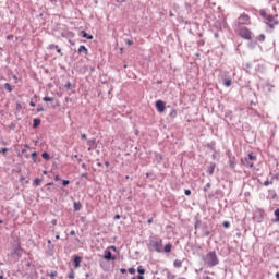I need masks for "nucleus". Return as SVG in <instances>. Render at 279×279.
I'll return each instance as SVG.
<instances>
[{"label": "nucleus", "mask_w": 279, "mask_h": 279, "mask_svg": "<svg viewBox=\"0 0 279 279\" xmlns=\"http://www.w3.org/2000/svg\"><path fill=\"white\" fill-rule=\"evenodd\" d=\"M260 16H263L264 19H267V12H265V10L260 11Z\"/></svg>", "instance_id": "35"}, {"label": "nucleus", "mask_w": 279, "mask_h": 279, "mask_svg": "<svg viewBox=\"0 0 279 279\" xmlns=\"http://www.w3.org/2000/svg\"><path fill=\"white\" fill-rule=\"evenodd\" d=\"M210 183H207L206 185H205V187H204V191L206 192V191H208V189H210Z\"/></svg>", "instance_id": "44"}, {"label": "nucleus", "mask_w": 279, "mask_h": 279, "mask_svg": "<svg viewBox=\"0 0 279 279\" xmlns=\"http://www.w3.org/2000/svg\"><path fill=\"white\" fill-rule=\"evenodd\" d=\"M81 36H82L83 38H86L87 40H93V35L86 34V31H82V32H81Z\"/></svg>", "instance_id": "14"}, {"label": "nucleus", "mask_w": 279, "mask_h": 279, "mask_svg": "<svg viewBox=\"0 0 279 279\" xmlns=\"http://www.w3.org/2000/svg\"><path fill=\"white\" fill-rule=\"evenodd\" d=\"M147 247L149 252H157L158 254H161L163 250L162 239H160L158 235H151L148 240Z\"/></svg>", "instance_id": "1"}, {"label": "nucleus", "mask_w": 279, "mask_h": 279, "mask_svg": "<svg viewBox=\"0 0 279 279\" xmlns=\"http://www.w3.org/2000/svg\"><path fill=\"white\" fill-rule=\"evenodd\" d=\"M49 48H50V49H58V45L51 44V45L49 46Z\"/></svg>", "instance_id": "43"}, {"label": "nucleus", "mask_w": 279, "mask_h": 279, "mask_svg": "<svg viewBox=\"0 0 279 279\" xmlns=\"http://www.w3.org/2000/svg\"><path fill=\"white\" fill-rule=\"evenodd\" d=\"M202 260H204L207 267H217V265H219V257H217V253L215 251L207 253L202 257Z\"/></svg>", "instance_id": "2"}, {"label": "nucleus", "mask_w": 279, "mask_h": 279, "mask_svg": "<svg viewBox=\"0 0 279 279\" xmlns=\"http://www.w3.org/2000/svg\"><path fill=\"white\" fill-rule=\"evenodd\" d=\"M155 161L157 162V165H160L162 162V155L156 153L155 154Z\"/></svg>", "instance_id": "13"}, {"label": "nucleus", "mask_w": 279, "mask_h": 279, "mask_svg": "<svg viewBox=\"0 0 279 279\" xmlns=\"http://www.w3.org/2000/svg\"><path fill=\"white\" fill-rule=\"evenodd\" d=\"M88 145V151H92V149H95L97 147V141L95 138L87 140Z\"/></svg>", "instance_id": "8"}, {"label": "nucleus", "mask_w": 279, "mask_h": 279, "mask_svg": "<svg viewBox=\"0 0 279 279\" xmlns=\"http://www.w3.org/2000/svg\"><path fill=\"white\" fill-rule=\"evenodd\" d=\"M114 219H121V215L117 214V215L114 216Z\"/></svg>", "instance_id": "60"}, {"label": "nucleus", "mask_w": 279, "mask_h": 279, "mask_svg": "<svg viewBox=\"0 0 279 279\" xmlns=\"http://www.w3.org/2000/svg\"><path fill=\"white\" fill-rule=\"evenodd\" d=\"M73 263H74L75 269H77L80 267V264L82 263V257L75 256Z\"/></svg>", "instance_id": "11"}, {"label": "nucleus", "mask_w": 279, "mask_h": 279, "mask_svg": "<svg viewBox=\"0 0 279 279\" xmlns=\"http://www.w3.org/2000/svg\"><path fill=\"white\" fill-rule=\"evenodd\" d=\"M62 184H63V186H69V184H71V181H69V180H63V181H62Z\"/></svg>", "instance_id": "32"}, {"label": "nucleus", "mask_w": 279, "mask_h": 279, "mask_svg": "<svg viewBox=\"0 0 279 279\" xmlns=\"http://www.w3.org/2000/svg\"><path fill=\"white\" fill-rule=\"evenodd\" d=\"M173 247V245L171 244V243H168L165 247H163V250H162V252H165L166 254H169V252H171V248Z\"/></svg>", "instance_id": "15"}, {"label": "nucleus", "mask_w": 279, "mask_h": 279, "mask_svg": "<svg viewBox=\"0 0 279 279\" xmlns=\"http://www.w3.org/2000/svg\"><path fill=\"white\" fill-rule=\"evenodd\" d=\"M3 87H4V90H8V93H12L14 90V88H12V85H10V83H5Z\"/></svg>", "instance_id": "18"}, {"label": "nucleus", "mask_w": 279, "mask_h": 279, "mask_svg": "<svg viewBox=\"0 0 279 279\" xmlns=\"http://www.w3.org/2000/svg\"><path fill=\"white\" fill-rule=\"evenodd\" d=\"M29 106H32L33 108H36V102L31 101V102H29Z\"/></svg>", "instance_id": "55"}, {"label": "nucleus", "mask_w": 279, "mask_h": 279, "mask_svg": "<svg viewBox=\"0 0 279 279\" xmlns=\"http://www.w3.org/2000/svg\"><path fill=\"white\" fill-rule=\"evenodd\" d=\"M78 53H85V56H88V48L86 46H80Z\"/></svg>", "instance_id": "12"}, {"label": "nucleus", "mask_w": 279, "mask_h": 279, "mask_svg": "<svg viewBox=\"0 0 279 279\" xmlns=\"http://www.w3.org/2000/svg\"><path fill=\"white\" fill-rule=\"evenodd\" d=\"M230 167H231V169H234L236 167V162L230 161Z\"/></svg>", "instance_id": "41"}, {"label": "nucleus", "mask_w": 279, "mask_h": 279, "mask_svg": "<svg viewBox=\"0 0 279 279\" xmlns=\"http://www.w3.org/2000/svg\"><path fill=\"white\" fill-rule=\"evenodd\" d=\"M156 108H157L158 112H165V101L157 100L156 101Z\"/></svg>", "instance_id": "9"}, {"label": "nucleus", "mask_w": 279, "mask_h": 279, "mask_svg": "<svg viewBox=\"0 0 279 279\" xmlns=\"http://www.w3.org/2000/svg\"><path fill=\"white\" fill-rule=\"evenodd\" d=\"M68 278L70 279H75V272L73 270H71L68 275Z\"/></svg>", "instance_id": "28"}, {"label": "nucleus", "mask_w": 279, "mask_h": 279, "mask_svg": "<svg viewBox=\"0 0 279 279\" xmlns=\"http://www.w3.org/2000/svg\"><path fill=\"white\" fill-rule=\"evenodd\" d=\"M248 47L250 49H254V47H256V43L255 41L248 43Z\"/></svg>", "instance_id": "31"}, {"label": "nucleus", "mask_w": 279, "mask_h": 279, "mask_svg": "<svg viewBox=\"0 0 279 279\" xmlns=\"http://www.w3.org/2000/svg\"><path fill=\"white\" fill-rule=\"evenodd\" d=\"M82 169H86V163H82Z\"/></svg>", "instance_id": "63"}, {"label": "nucleus", "mask_w": 279, "mask_h": 279, "mask_svg": "<svg viewBox=\"0 0 279 279\" xmlns=\"http://www.w3.org/2000/svg\"><path fill=\"white\" fill-rule=\"evenodd\" d=\"M201 227H202V220H196L194 225L195 230H197V228H201Z\"/></svg>", "instance_id": "26"}, {"label": "nucleus", "mask_w": 279, "mask_h": 279, "mask_svg": "<svg viewBox=\"0 0 279 279\" xmlns=\"http://www.w3.org/2000/svg\"><path fill=\"white\" fill-rule=\"evenodd\" d=\"M274 215H275V219L272 220L275 223H278V221H279V208H277L276 210H275V213H274Z\"/></svg>", "instance_id": "20"}, {"label": "nucleus", "mask_w": 279, "mask_h": 279, "mask_svg": "<svg viewBox=\"0 0 279 279\" xmlns=\"http://www.w3.org/2000/svg\"><path fill=\"white\" fill-rule=\"evenodd\" d=\"M40 123H41L40 119H38V118L34 119L33 120V128L34 129L38 128V125H40Z\"/></svg>", "instance_id": "17"}, {"label": "nucleus", "mask_w": 279, "mask_h": 279, "mask_svg": "<svg viewBox=\"0 0 279 279\" xmlns=\"http://www.w3.org/2000/svg\"><path fill=\"white\" fill-rule=\"evenodd\" d=\"M205 236H210V231H206Z\"/></svg>", "instance_id": "61"}, {"label": "nucleus", "mask_w": 279, "mask_h": 279, "mask_svg": "<svg viewBox=\"0 0 279 279\" xmlns=\"http://www.w3.org/2000/svg\"><path fill=\"white\" fill-rule=\"evenodd\" d=\"M44 111H45V108L43 107L37 108V112H44Z\"/></svg>", "instance_id": "49"}, {"label": "nucleus", "mask_w": 279, "mask_h": 279, "mask_svg": "<svg viewBox=\"0 0 279 279\" xmlns=\"http://www.w3.org/2000/svg\"><path fill=\"white\" fill-rule=\"evenodd\" d=\"M173 267H175L177 269H180V267H182V260L175 259L173 262Z\"/></svg>", "instance_id": "16"}, {"label": "nucleus", "mask_w": 279, "mask_h": 279, "mask_svg": "<svg viewBox=\"0 0 279 279\" xmlns=\"http://www.w3.org/2000/svg\"><path fill=\"white\" fill-rule=\"evenodd\" d=\"M104 258H105V260H108V262H110V260H117V257L112 255V252H110L109 248H106V250L104 251Z\"/></svg>", "instance_id": "7"}, {"label": "nucleus", "mask_w": 279, "mask_h": 279, "mask_svg": "<svg viewBox=\"0 0 279 279\" xmlns=\"http://www.w3.org/2000/svg\"><path fill=\"white\" fill-rule=\"evenodd\" d=\"M257 40H259V43H265V34H260V35L257 37Z\"/></svg>", "instance_id": "27"}, {"label": "nucleus", "mask_w": 279, "mask_h": 279, "mask_svg": "<svg viewBox=\"0 0 279 279\" xmlns=\"http://www.w3.org/2000/svg\"><path fill=\"white\" fill-rule=\"evenodd\" d=\"M43 101H53V98L46 96L43 98Z\"/></svg>", "instance_id": "33"}, {"label": "nucleus", "mask_w": 279, "mask_h": 279, "mask_svg": "<svg viewBox=\"0 0 279 279\" xmlns=\"http://www.w3.org/2000/svg\"><path fill=\"white\" fill-rule=\"evenodd\" d=\"M48 276L53 279L58 276V271H51Z\"/></svg>", "instance_id": "30"}, {"label": "nucleus", "mask_w": 279, "mask_h": 279, "mask_svg": "<svg viewBox=\"0 0 279 279\" xmlns=\"http://www.w3.org/2000/svg\"><path fill=\"white\" fill-rule=\"evenodd\" d=\"M0 154H8V148H1Z\"/></svg>", "instance_id": "42"}, {"label": "nucleus", "mask_w": 279, "mask_h": 279, "mask_svg": "<svg viewBox=\"0 0 279 279\" xmlns=\"http://www.w3.org/2000/svg\"><path fill=\"white\" fill-rule=\"evenodd\" d=\"M32 160L36 162V158L38 157V153L34 151L31 154Z\"/></svg>", "instance_id": "24"}, {"label": "nucleus", "mask_w": 279, "mask_h": 279, "mask_svg": "<svg viewBox=\"0 0 279 279\" xmlns=\"http://www.w3.org/2000/svg\"><path fill=\"white\" fill-rule=\"evenodd\" d=\"M108 250H112L113 252H117V246L111 245V246L108 247Z\"/></svg>", "instance_id": "45"}, {"label": "nucleus", "mask_w": 279, "mask_h": 279, "mask_svg": "<svg viewBox=\"0 0 279 279\" xmlns=\"http://www.w3.org/2000/svg\"><path fill=\"white\" fill-rule=\"evenodd\" d=\"M54 180H56V182H60V180H61V179H60V175H56V177H54Z\"/></svg>", "instance_id": "54"}, {"label": "nucleus", "mask_w": 279, "mask_h": 279, "mask_svg": "<svg viewBox=\"0 0 279 279\" xmlns=\"http://www.w3.org/2000/svg\"><path fill=\"white\" fill-rule=\"evenodd\" d=\"M126 45H134V41H132V40H126Z\"/></svg>", "instance_id": "56"}, {"label": "nucleus", "mask_w": 279, "mask_h": 279, "mask_svg": "<svg viewBox=\"0 0 279 279\" xmlns=\"http://www.w3.org/2000/svg\"><path fill=\"white\" fill-rule=\"evenodd\" d=\"M269 184H272V182L269 181V180H266V181L264 182V186H269Z\"/></svg>", "instance_id": "40"}, {"label": "nucleus", "mask_w": 279, "mask_h": 279, "mask_svg": "<svg viewBox=\"0 0 279 279\" xmlns=\"http://www.w3.org/2000/svg\"><path fill=\"white\" fill-rule=\"evenodd\" d=\"M170 117H178V111L172 110V111L170 112Z\"/></svg>", "instance_id": "37"}, {"label": "nucleus", "mask_w": 279, "mask_h": 279, "mask_svg": "<svg viewBox=\"0 0 279 279\" xmlns=\"http://www.w3.org/2000/svg\"><path fill=\"white\" fill-rule=\"evenodd\" d=\"M207 173H209V175H213V173H215V165L208 167Z\"/></svg>", "instance_id": "22"}, {"label": "nucleus", "mask_w": 279, "mask_h": 279, "mask_svg": "<svg viewBox=\"0 0 279 279\" xmlns=\"http://www.w3.org/2000/svg\"><path fill=\"white\" fill-rule=\"evenodd\" d=\"M137 272L140 274V276H143L145 274V268H143V266H138Z\"/></svg>", "instance_id": "23"}, {"label": "nucleus", "mask_w": 279, "mask_h": 279, "mask_svg": "<svg viewBox=\"0 0 279 279\" xmlns=\"http://www.w3.org/2000/svg\"><path fill=\"white\" fill-rule=\"evenodd\" d=\"M129 274H131V275L136 274V269L135 268H129Z\"/></svg>", "instance_id": "36"}, {"label": "nucleus", "mask_w": 279, "mask_h": 279, "mask_svg": "<svg viewBox=\"0 0 279 279\" xmlns=\"http://www.w3.org/2000/svg\"><path fill=\"white\" fill-rule=\"evenodd\" d=\"M255 161H256V156L254 155V153H251L241 159V163L244 167H246V169H252V167H254Z\"/></svg>", "instance_id": "4"}, {"label": "nucleus", "mask_w": 279, "mask_h": 279, "mask_svg": "<svg viewBox=\"0 0 279 279\" xmlns=\"http://www.w3.org/2000/svg\"><path fill=\"white\" fill-rule=\"evenodd\" d=\"M121 274H128V270L125 268L120 269Z\"/></svg>", "instance_id": "52"}, {"label": "nucleus", "mask_w": 279, "mask_h": 279, "mask_svg": "<svg viewBox=\"0 0 279 279\" xmlns=\"http://www.w3.org/2000/svg\"><path fill=\"white\" fill-rule=\"evenodd\" d=\"M71 86H72V85H71V82H68V83L65 84V88H68V90L71 89Z\"/></svg>", "instance_id": "46"}, {"label": "nucleus", "mask_w": 279, "mask_h": 279, "mask_svg": "<svg viewBox=\"0 0 279 279\" xmlns=\"http://www.w3.org/2000/svg\"><path fill=\"white\" fill-rule=\"evenodd\" d=\"M20 182H21L22 184H29V180H25V177H21V178H20Z\"/></svg>", "instance_id": "25"}, {"label": "nucleus", "mask_w": 279, "mask_h": 279, "mask_svg": "<svg viewBox=\"0 0 279 279\" xmlns=\"http://www.w3.org/2000/svg\"><path fill=\"white\" fill-rule=\"evenodd\" d=\"M71 236H75V230L70 231Z\"/></svg>", "instance_id": "57"}, {"label": "nucleus", "mask_w": 279, "mask_h": 279, "mask_svg": "<svg viewBox=\"0 0 279 279\" xmlns=\"http://www.w3.org/2000/svg\"><path fill=\"white\" fill-rule=\"evenodd\" d=\"M81 178H88V173L83 172V173L81 174Z\"/></svg>", "instance_id": "50"}, {"label": "nucleus", "mask_w": 279, "mask_h": 279, "mask_svg": "<svg viewBox=\"0 0 279 279\" xmlns=\"http://www.w3.org/2000/svg\"><path fill=\"white\" fill-rule=\"evenodd\" d=\"M276 279H279V272H276Z\"/></svg>", "instance_id": "64"}, {"label": "nucleus", "mask_w": 279, "mask_h": 279, "mask_svg": "<svg viewBox=\"0 0 279 279\" xmlns=\"http://www.w3.org/2000/svg\"><path fill=\"white\" fill-rule=\"evenodd\" d=\"M184 194H185V195H191V190H185V191H184Z\"/></svg>", "instance_id": "53"}, {"label": "nucleus", "mask_w": 279, "mask_h": 279, "mask_svg": "<svg viewBox=\"0 0 279 279\" xmlns=\"http://www.w3.org/2000/svg\"><path fill=\"white\" fill-rule=\"evenodd\" d=\"M41 158H44V160H51V156L49 155V153H43Z\"/></svg>", "instance_id": "21"}, {"label": "nucleus", "mask_w": 279, "mask_h": 279, "mask_svg": "<svg viewBox=\"0 0 279 279\" xmlns=\"http://www.w3.org/2000/svg\"><path fill=\"white\" fill-rule=\"evenodd\" d=\"M215 38H219V33L214 34Z\"/></svg>", "instance_id": "62"}, {"label": "nucleus", "mask_w": 279, "mask_h": 279, "mask_svg": "<svg viewBox=\"0 0 279 279\" xmlns=\"http://www.w3.org/2000/svg\"><path fill=\"white\" fill-rule=\"evenodd\" d=\"M81 137H82L83 140H86V138H87V136H86L85 133L81 134Z\"/></svg>", "instance_id": "58"}, {"label": "nucleus", "mask_w": 279, "mask_h": 279, "mask_svg": "<svg viewBox=\"0 0 279 279\" xmlns=\"http://www.w3.org/2000/svg\"><path fill=\"white\" fill-rule=\"evenodd\" d=\"M51 223H52V226H56V223H58V220L53 219V220H51Z\"/></svg>", "instance_id": "59"}, {"label": "nucleus", "mask_w": 279, "mask_h": 279, "mask_svg": "<svg viewBox=\"0 0 279 279\" xmlns=\"http://www.w3.org/2000/svg\"><path fill=\"white\" fill-rule=\"evenodd\" d=\"M222 226H223V228H230V222H229V221H225V222L222 223Z\"/></svg>", "instance_id": "38"}, {"label": "nucleus", "mask_w": 279, "mask_h": 279, "mask_svg": "<svg viewBox=\"0 0 279 279\" xmlns=\"http://www.w3.org/2000/svg\"><path fill=\"white\" fill-rule=\"evenodd\" d=\"M267 21H269V23H272L274 22V16H271V15H267Z\"/></svg>", "instance_id": "39"}, {"label": "nucleus", "mask_w": 279, "mask_h": 279, "mask_svg": "<svg viewBox=\"0 0 279 279\" xmlns=\"http://www.w3.org/2000/svg\"><path fill=\"white\" fill-rule=\"evenodd\" d=\"M22 106H21V102H17L16 104V110H21Z\"/></svg>", "instance_id": "51"}, {"label": "nucleus", "mask_w": 279, "mask_h": 279, "mask_svg": "<svg viewBox=\"0 0 279 279\" xmlns=\"http://www.w3.org/2000/svg\"><path fill=\"white\" fill-rule=\"evenodd\" d=\"M40 182H43V180H40V179H35L34 180V184H35V186H40Z\"/></svg>", "instance_id": "29"}, {"label": "nucleus", "mask_w": 279, "mask_h": 279, "mask_svg": "<svg viewBox=\"0 0 279 279\" xmlns=\"http://www.w3.org/2000/svg\"><path fill=\"white\" fill-rule=\"evenodd\" d=\"M73 208H74V210H82V203L74 202Z\"/></svg>", "instance_id": "19"}, {"label": "nucleus", "mask_w": 279, "mask_h": 279, "mask_svg": "<svg viewBox=\"0 0 279 279\" xmlns=\"http://www.w3.org/2000/svg\"><path fill=\"white\" fill-rule=\"evenodd\" d=\"M218 80L221 81L222 85L226 88H230V86H232V76L230 75L229 71L220 70L219 75H218Z\"/></svg>", "instance_id": "3"}, {"label": "nucleus", "mask_w": 279, "mask_h": 279, "mask_svg": "<svg viewBox=\"0 0 279 279\" xmlns=\"http://www.w3.org/2000/svg\"><path fill=\"white\" fill-rule=\"evenodd\" d=\"M235 32L244 38V40H252V32L245 26H235Z\"/></svg>", "instance_id": "5"}, {"label": "nucleus", "mask_w": 279, "mask_h": 279, "mask_svg": "<svg viewBox=\"0 0 279 279\" xmlns=\"http://www.w3.org/2000/svg\"><path fill=\"white\" fill-rule=\"evenodd\" d=\"M250 23H251L250 15L242 13L238 17V23H236L235 27H243V25H250Z\"/></svg>", "instance_id": "6"}, {"label": "nucleus", "mask_w": 279, "mask_h": 279, "mask_svg": "<svg viewBox=\"0 0 279 279\" xmlns=\"http://www.w3.org/2000/svg\"><path fill=\"white\" fill-rule=\"evenodd\" d=\"M132 279H136V277H132ZM137 279H145V277L143 275H138Z\"/></svg>", "instance_id": "47"}, {"label": "nucleus", "mask_w": 279, "mask_h": 279, "mask_svg": "<svg viewBox=\"0 0 279 279\" xmlns=\"http://www.w3.org/2000/svg\"><path fill=\"white\" fill-rule=\"evenodd\" d=\"M167 278L168 279H175V275H172L171 272H168Z\"/></svg>", "instance_id": "34"}, {"label": "nucleus", "mask_w": 279, "mask_h": 279, "mask_svg": "<svg viewBox=\"0 0 279 279\" xmlns=\"http://www.w3.org/2000/svg\"><path fill=\"white\" fill-rule=\"evenodd\" d=\"M13 254L16 256H22L23 255V248L20 245L13 246Z\"/></svg>", "instance_id": "10"}, {"label": "nucleus", "mask_w": 279, "mask_h": 279, "mask_svg": "<svg viewBox=\"0 0 279 279\" xmlns=\"http://www.w3.org/2000/svg\"><path fill=\"white\" fill-rule=\"evenodd\" d=\"M57 52L60 53V56H64V53H62V49H60V47L57 48Z\"/></svg>", "instance_id": "48"}]
</instances>
